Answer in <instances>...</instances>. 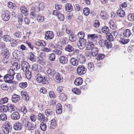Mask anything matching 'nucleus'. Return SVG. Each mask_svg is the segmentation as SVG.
<instances>
[{
	"label": "nucleus",
	"instance_id": "obj_39",
	"mask_svg": "<svg viewBox=\"0 0 134 134\" xmlns=\"http://www.w3.org/2000/svg\"><path fill=\"white\" fill-rule=\"evenodd\" d=\"M28 58L30 61L33 62H35L36 60L34 55L32 52H30L29 54Z\"/></svg>",
	"mask_w": 134,
	"mask_h": 134
},
{
	"label": "nucleus",
	"instance_id": "obj_63",
	"mask_svg": "<svg viewBox=\"0 0 134 134\" xmlns=\"http://www.w3.org/2000/svg\"><path fill=\"white\" fill-rule=\"evenodd\" d=\"M20 110L24 114H26L27 111L26 107L25 105H24L21 107Z\"/></svg>",
	"mask_w": 134,
	"mask_h": 134
},
{
	"label": "nucleus",
	"instance_id": "obj_61",
	"mask_svg": "<svg viewBox=\"0 0 134 134\" xmlns=\"http://www.w3.org/2000/svg\"><path fill=\"white\" fill-rule=\"evenodd\" d=\"M106 35V37L107 40L111 42L113 40L114 38L111 33L109 34V35L107 34Z\"/></svg>",
	"mask_w": 134,
	"mask_h": 134
},
{
	"label": "nucleus",
	"instance_id": "obj_54",
	"mask_svg": "<svg viewBox=\"0 0 134 134\" xmlns=\"http://www.w3.org/2000/svg\"><path fill=\"white\" fill-rule=\"evenodd\" d=\"M83 12L85 15L87 16L90 13V9L88 7H85L83 9Z\"/></svg>",
	"mask_w": 134,
	"mask_h": 134
},
{
	"label": "nucleus",
	"instance_id": "obj_22",
	"mask_svg": "<svg viewBox=\"0 0 134 134\" xmlns=\"http://www.w3.org/2000/svg\"><path fill=\"white\" fill-rule=\"evenodd\" d=\"M20 11L21 13L24 16H27L28 14V12L27 8L24 6H21L20 8Z\"/></svg>",
	"mask_w": 134,
	"mask_h": 134
},
{
	"label": "nucleus",
	"instance_id": "obj_56",
	"mask_svg": "<svg viewBox=\"0 0 134 134\" xmlns=\"http://www.w3.org/2000/svg\"><path fill=\"white\" fill-rule=\"evenodd\" d=\"M7 119V115L4 114H0V120L1 121H5Z\"/></svg>",
	"mask_w": 134,
	"mask_h": 134
},
{
	"label": "nucleus",
	"instance_id": "obj_43",
	"mask_svg": "<svg viewBox=\"0 0 134 134\" xmlns=\"http://www.w3.org/2000/svg\"><path fill=\"white\" fill-rule=\"evenodd\" d=\"M37 18V21L39 22H43L44 20V16L40 14L38 15Z\"/></svg>",
	"mask_w": 134,
	"mask_h": 134
},
{
	"label": "nucleus",
	"instance_id": "obj_2",
	"mask_svg": "<svg viewBox=\"0 0 134 134\" xmlns=\"http://www.w3.org/2000/svg\"><path fill=\"white\" fill-rule=\"evenodd\" d=\"M2 129L4 133L6 134H8L9 131L12 130V127L10 125V123L9 122L6 121L3 125Z\"/></svg>",
	"mask_w": 134,
	"mask_h": 134
},
{
	"label": "nucleus",
	"instance_id": "obj_6",
	"mask_svg": "<svg viewBox=\"0 0 134 134\" xmlns=\"http://www.w3.org/2000/svg\"><path fill=\"white\" fill-rule=\"evenodd\" d=\"M87 69L84 66L81 65H79L77 69V73L79 75H81L85 73Z\"/></svg>",
	"mask_w": 134,
	"mask_h": 134
},
{
	"label": "nucleus",
	"instance_id": "obj_19",
	"mask_svg": "<svg viewBox=\"0 0 134 134\" xmlns=\"http://www.w3.org/2000/svg\"><path fill=\"white\" fill-rule=\"evenodd\" d=\"M62 111V105L60 103H58L56 108V113L58 114L61 113Z\"/></svg>",
	"mask_w": 134,
	"mask_h": 134
},
{
	"label": "nucleus",
	"instance_id": "obj_33",
	"mask_svg": "<svg viewBox=\"0 0 134 134\" xmlns=\"http://www.w3.org/2000/svg\"><path fill=\"white\" fill-rule=\"evenodd\" d=\"M91 50L92 55L93 57L96 56L98 54L99 51L98 49L96 47H94Z\"/></svg>",
	"mask_w": 134,
	"mask_h": 134
},
{
	"label": "nucleus",
	"instance_id": "obj_38",
	"mask_svg": "<svg viewBox=\"0 0 134 134\" xmlns=\"http://www.w3.org/2000/svg\"><path fill=\"white\" fill-rule=\"evenodd\" d=\"M40 66L37 64H33L32 66V70L34 71L38 72L39 71L38 67Z\"/></svg>",
	"mask_w": 134,
	"mask_h": 134
},
{
	"label": "nucleus",
	"instance_id": "obj_48",
	"mask_svg": "<svg viewBox=\"0 0 134 134\" xmlns=\"http://www.w3.org/2000/svg\"><path fill=\"white\" fill-rule=\"evenodd\" d=\"M71 91L73 93L77 95L80 94L81 92L80 89L76 88H72Z\"/></svg>",
	"mask_w": 134,
	"mask_h": 134
},
{
	"label": "nucleus",
	"instance_id": "obj_7",
	"mask_svg": "<svg viewBox=\"0 0 134 134\" xmlns=\"http://www.w3.org/2000/svg\"><path fill=\"white\" fill-rule=\"evenodd\" d=\"M54 36V34L52 31H47L46 32L45 39L47 40L52 39Z\"/></svg>",
	"mask_w": 134,
	"mask_h": 134
},
{
	"label": "nucleus",
	"instance_id": "obj_52",
	"mask_svg": "<svg viewBox=\"0 0 134 134\" xmlns=\"http://www.w3.org/2000/svg\"><path fill=\"white\" fill-rule=\"evenodd\" d=\"M8 111L7 106L2 105L0 106V111L2 112H6Z\"/></svg>",
	"mask_w": 134,
	"mask_h": 134
},
{
	"label": "nucleus",
	"instance_id": "obj_3",
	"mask_svg": "<svg viewBox=\"0 0 134 134\" xmlns=\"http://www.w3.org/2000/svg\"><path fill=\"white\" fill-rule=\"evenodd\" d=\"M10 13L9 11L7 10H5L2 11L1 17L4 21H7L9 20L10 17Z\"/></svg>",
	"mask_w": 134,
	"mask_h": 134
},
{
	"label": "nucleus",
	"instance_id": "obj_26",
	"mask_svg": "<svg viewBox=\"0 0 134 134\" xmlns=\"http://www.w3.org/2000/svg\"><path fill=\"white\" fill-rule=\"evenodd\" d=\"M83 81V80L81 78L78 77L75 80L74 82V84L76 86H80L82 84Z\"/></svg>",
	"mask_w": 134,
	"mask_h": 134
},
{
	"label": "nucleus",
	"instance_id": "obj_31",
	"mask_svg": "<svg viewBox=\"0 0 134 134\" xmlns=\"http://www.w3.org/2000/svg\"><path fill=\"white\" fill-rule=\"evenodd\" d=\"M59 97L61 101H65L67 99V96L65 93H62L60 94Z\"/></svg>",
	"mask_w": 134,
	"mask_h": 134
},
{
	"label": "nucleus",
	"instance_id": "obj_15",
	"mask_svg": "<svg viewBox=\"0 0 134 134\" xmlns=\"http://www.w3.org/2000/svg\"><path fill=\"white\" fill-rule=\"evenodd\" d=\"M10 117L12 119L14 120H17L20 118V115L18 112L15 111L11 114Z\"/></svg>",
	"mask_w": 134,
	"mask_h": 134
},
{
	"label": "nucleus",
	"instance_id": "obj_45",
	"mask_svg": "<svg viewBox=\"0 0 134 134\" xmlns=\"http://www.w3.org/2000/svg\"><path fill=\"white\" fill-rule=\"evenodd\" d=\"M88 68L91 71H93L94 70V65L93 63H89L88 64Z\"/></svg>",
	"mask_w": 134,
	"mask_h": 134
},
{
	"label": "nucleus",
	"instance_id": "obj_58",
	"mask_svg": "<svg viewBox=\"0 0 134 134\" xmlns=\"http://www.w3.org/2000/svg\"><path fill=\"white\" fill-rule=\"evenodd\" d=\"M9 99L7 97L2 98L0 100V104H1L7 103L8 102Z\"/></svg>",
	"mask_w": 134,
	"mask_h": 134
},
{
	"label": "nucleus",
	"instance_id": "obj_60",
	"mask_svg": "<svg viewBox=\"0 0 134 134\" xmlns=\"http://www.w3.org/2000/svg\"><path fill=\"white\" fill-rule=\"evenodd\" d=\"M105 55L103 54H98L96 57V59L98 60H102L104 59L105 57Z\"/></svg>",
	"mask_w": 134,
	"mask_h": 134
},
{
	"label": "nucleus",
	"instance_id": "obj_44",
	"mask_svg": "<svg viewBox=\"0 0 134 134\" xmlns=\"http://www.w3.org/2000/svg\"><path fill=\"white\" fill-rule=\"evenodd\" d=\"M109 25L110 27L112 29H115L116 28L115 24L113 20H110L109 21Z\"/></svg>",
	"mask_w": 134,
	"mask_h": 134
},
{
	"label": "nucleus",
	"instance_id": "obj_37",
	"mask_svg": "<svg viewBox=\"0 0 134 134\" xmlns=\"http://www.w3.org/2000/svg\"><path fill=\"white\" fill-rule=\"evenodd\" d=\"M65 7L66 11L68 12H70L72 10V7L70 4H66L65 6Z\"/></svg>",
	"mask_w": 134,
	"mask_h": 134
},
{
	"label": "nucleus",
	"instance_id": "obj_35",
	"mask_svg": "<svg viewBox=\"0 0 134 134\" xmlns=\"http://www.w3.org/2000/svg\"><path fill=\"white\" fill-rule=\"evenodd\" d=\"M120 39L119 40V42L121 44H125L127 43L130 41L129 39H125L124 38H122L120 37Z\"/></svg>",
	"mask_w": 134,
	"mask_h": 134
},
{
	"label": "nucleus",
	"instance_id": "obj_13",
	"mask_svg": "<svg viewBox=\"0 0 134 134\" xmlns=\"http://www.w3.org/2000/svg\"><path fill=\"white\" fill-rule=\"evenodd\" d=\"M99 16L102 19L104 20H106L108 18V15L107 12L103 10L101 11Z\"/></svg>",
	"mask_w": 134,
	"mask_h": 134
},
{
	"label": "nucleus",
	"instance_id": "obj_8",
	"mask_svg": "<svg viewBox=\"0 0 134 134\" xmlns=\"http://www.w3.org/2000/svg\"><path fill=\"white\" fill-rule=\"evenodd\" d=\"M79 43L77 44L78 47L81 49H83L86 46V41L85 39H80Z\"/></svg>",
	"mask_w": 134,
	"mask_h": 134
},
{
	"label": "nucleus",
	"instance_id": "obj_14",
	"mask_svg": "<svg viewBox=\"0 0 134 134\" xmlns=\"http://www.w3.org/2000/svg\"><path fill=\"white\" fill-rule=\"evenodd\" d=\"M14 76H12L9 75H5L4 77V81L7 83H10V81L14 79Z\"/></svg>",
	"mask_w": 134,
	"mask_h": 134
},
{
	"label": "nucleus",
	"instance_id": "obj_4",
	"mask_svg": "<svg viewBox=\"0 0 134 134\" xmlns=\"http://www.w3.org/2000/svg\"><path fill=\"white\" fill-rule=\"evenodd\" d=\"M36 79L38 83H42L43 84H46L47 82L46 79V76H43L41 74L38 73L36 75Z\"/></svg>",
	"mask_w": 134,
	"mask_h": 134
},
{
	"label": "nucleus",
	"instance_id": "obj_20",
	"mask_svg": "<svg viewBox=\"0 0 134 134\" xmlns=\"http://www.w3.org/2000/svg\"><path fill=\"white\" fill-rule=\"evenodd\" d=\"M35 44L36 46L39 47L44 46L46 45L45 41L40 40L36 41Z\"/></svg>",
	"mask_w": 134,
	"mask_h": 134
},
{
	"label": "nucleus",
	"instance_id": "obj_28",
	"mask_svg": "<svg viewBox=\"0 0 134 134\" xmlns=\"http://www.w3.org/2000/svg\"><path fill=\"white\" fill-rule=\"evenodd\" d=\"M21 94L23 98H24L26 101H27L29 100V97L26 91H23L21 92Z\"/></svg>",
	"mask_w": 134,
	"mask_h": 134
},
{
	"label": "nucleus",
	"instance_id": "obj_30",
	"mask_svg": "<svg viewBox=\"0 0 134 134\" xmlns=\"http://www.w3.org/2000/svg\"><path fill=\"white\" fill-rule=\"evenodd\" d=\"M54 110L50 109H46L45 111V114L47 116H50L54 114Z\"/></svg>",
	"mask_w": 134,
	"mask_h": 134
},
{
	"label": "nucleus",
	"instance_id": "obj_57",
	"mask_svg": "<svg viewBox=\"0 0 134 134\" xmlns=\"http://www.w3.org/2000/svg\"><path fill=\"white\" fill-rule=\"evenodd\" d=\"M56 56L55 54L53 53H52L49 54L48 55L49 59L51 61H54L55 60Z\"/></svg>",
	"mask_w": 134,
	"mask_h": 134
},
{
	"label": "nucleus",
	"instance_id": "obj_32",
	"mask_svg": "<svg viewBox=\"0 0 134 134\" xmlns=\"http://www.w3.org/2000/svg\"><path fill=\"white\" fill-rule=\"evenodd\" d=\"M117 14V15L120 17H123L125 16V13L124 10L120 9L118 10Z\"/></svg>",
	"mask_w": 134,
	"mask_h": 134
},
{
	"label": "nucleus",
	"instance_id": "obj_42",
	"mask_svg": "<svg viewBox=\"0 0 134 134\" xmlns=\"http://www.w3.org/2000/svg\"><path fill=\"white\" fill-rule=\"evenodd\" d=\"M20 68V64L16 62L14 63L12 66V69L15 70H19Z\"/></svg>",
	"mask_w": 134,
	"mask_h": 134
},
{
	"label": "nucleus",
	"instance_id": "obj_59",
	"mask_svg": "<svg viewBox=\"0 0 134 134\" xmlns=\"http://www.w3.org/2000/svg\"><path fill=\"white\" fill-rule=\"evenodd\" d=\"M19 86L22 88H25L27 86V84L26 82H22L19 83Z\"/></svg>",
	"mask_w": 134,
	"mask_h": 134
},
{
	"label": "nucleus",
	"instance_id": "obj_9",
	"mask_svg": "<svg viewBox=\"0 0 134 134\" xmlns=\"http://www.w3.org/2000/svg\"><path fill=\"white\" fill-rule=\"evenodd\" d=\"M53 76L57 82L61 83L63 81V78L62 75L59 72H55Z\"/></svg>",
	"mask_w": 134,
	"mask_h": 134
},
{
	"label": "nucleus",
	"instance_id": "obj_49",
	"mask_svg": "<svg viewBox=\"0 0 134 134\" xmlns=\"http://www.w3.org/2000/svg\"><path fill=\"white\" fill-rule=\"evenodd\" d=\"M24 72H25V75L26 77L28 79H30L32 76L31 71L29 70Z\"/></svg>",
	"mask_w": 134,
	"mask_h": 134
},
{
	"label": "nucleus",
	"instance_id": "obj_27",
	"mask_svg": "<svg viewBox=\"0 0 134 134\" xmlns=\"http://www.w3.org/2000/svg\"><path fill=\"white\" fill-rule=\"evenodd\" d=\"M51 122L50 129H54L56 128L57 126V123L55 120L54 119H53L51 120Z\"/></svg>",
	"mask_w": 134,
	"mask_h": 134
},
{
	"label": "nucleus",
	"instance_id": "obj_16",
	"mask_svg": "<svg viewBox=\"0 0 134 134\" xmlns=\"http://www.w3.org/2000/svg\"><path fill=\"white\" fill-rule=\"evenodd\" d=\"M22 127L21 123L19 122L15 123L13 126V128L15 130H20L22 129Z\"/></svg>",
	"mask_w": 134,
	"mask_h": 134
},
{
	"label": "nucleus",
	"instance_id": "obj_50",
	"mask_svg": "<svg viewBox=\"0 0 134 134\" xmlns=\"http://www.w3.org/2000/svg\"><path fill=\"white\" fill-rule=\"evenodd\" d=\"M3 40L7 42L10 41L11 40V37L8 35H4L2 37Z\"/></svg>",
	"mask_w": 134,
	"mask_h": 134
},
{
	"label": "nucleus",
	"instance_id": "obj_23",
	"mask_svg": "<svg viewBox=\"0 0 134 134\" xmlns=\"http://www.w3.org/2000/svg\"><path fill=\"white\" fill-rule=\"evenodd\" d=\"M7 6L9 8L13 10H15L17 7L15 3H13L11 1L8 2Z\"/></svg>",
	"mask_w": 134,
	"mask_h": 134
},
{
	"label": "nucleus",
	"instance_id": "obj_47",
	"mask_svg": "<svg viewBox=\"0 0 134 134\" xmlns=\"http://www.w3.org/2000/svg\"><path fill=\"white\" fill-rule=\"evenodd\" d=\"M127 19L130 21H134V13H131L128 15Z\"/></svg>",
	"mask_w": 134,
	"mask_h": 134
},
{
	"label": "nucleus",
	"instance_id": "obj_55",
	"mask_svg": "<svg viewBox=\"0 0 134 134\" xmlns=\"http://www.w3.org/2000/svg\"><path fill=\"white\" fill-rule=\"evenodd\" d=\"M47 72L49 75L50 76L53 75L54 76L55 72L53 69L49 68L47 70Z\"/></svg>",
	"mask_w": 134,
	"mask_h": 134
},
{
	"label": "nucleus",
	"instance_id": "obj_36",
	"mask_svg": "<svg viewBox=\"0 0 134 134\" xmlns=\"http://www.w3.org/2000/svg\"><path fill=\"white\" fill-rule=\"evenodd\" d=\"M18 19L19 23L20 24H21L23 22L24 16L21 13H19L18 14Z\"/></svg>",
	"mask_w": 134,
	"mask_h": 134
},
{
	"label": "nucleus",
	"instance_id": "obj_40",
	"mask_svg": "<svg viewBox=\"0 0 134 134\" xmlns=\"http://www.w3.org/2000/svg\"><path fill=\"white\" fill-rule=\"evenodd\" d=\"M102 31L103 33H105L106 35L109 33V29L108 27L107 26H104L103 27L102 29Z\"/></svg>",
	"mask_w": 134,
	"mask_h": 134
},
{
	"label": "nucleus",
	"instance_id": "obj_12",
	"mask_svg": "<svg viewBox=\"0 0 134 134\" xmlns=\"http://www.w3.org/2000/svg\"><path fill=\"white\" fill-rule=\"evenodd\" d=\"M59 62L62 64H66L68 62V58L64 56H60L59 59Z\"/></svg>",
	"mask_w": 134,
	"mask_h": 134
},
{
	"label": "nucleus",
	"instance_id": "obj_25",
	"mask_svg": "<svg viewBox=\"0 0 134 134\" xmlns=\"http://www.w3.org/2000/svg\"><path fill=\"white\" fill-rule=\"evenodd\" d=\"M132 34L131 31L129 29L125 30L124 31L123 35L124 37H129Z\"/></svg>",
	"mask_w": 134,
	"mask_h": 134
},
{
	"label": "nucleus",
	"instance_id": "obj_34",
	"mask_svg": "<svg viewBox=\"0 0 134 134\" xmlns=\"http://www.w3.org/2000/svg\"><path fill=\"white\" fill-rule=\"evenodd\" d=\"M38 120L42 122L45 121V117L44 114L39 113L38 115Z\"/></svg>",
	"mask_w": 134,
	"mask_h": 134
},
{
	"label": "nucleus",
	"instance_id": "obj_21",
	"mask_svg": "<svg viewBox=\"0 0 134 134\" xmlns=\"http://www.w3.org/2000/svg\"><path fill=\"white\" fill-rule=\"evenodd\" d=\"M70 64L74 66H77L79 64L78 60L75 58H71L70 59Z\"/></svg>",
	"mask_w": 134,
	"mask_h": 134
},
{
	"label": "nucleus",
	"instance_id": "obj_24",
	"mask_svg": "<svg viewBox=\"0 0 134 134\" xmlns=\"http://www.w3.org/2000/svg\"><path fill=\"white\" fill-rule=\"evenodd\" d=\"M7 107L8 111L9 112H11L15 110V107L13 104H8L7 105Z\"/></svg>",
	"mask_w": 134,
	"mask_h": 134
},
{
	"label": "nucleus",
	"instance_id": "obj_53",
	"mask_svg": "<svg viewBox=\"0 0 134 134\" xmlns=\"http://www.w3.org/2000/svg\"><path fill=\"white\" fill-rule=\"evenodd\" d=\"M1 57L2 61L4 64H7L8 63L9 60V57Z\"/></svg>",
	"mask_w": 134,
	"mask_h": 134
},
{
	"label": "nucleus",
	"instance_id": "obj_18",
	"mask_svg": "<svg viewBox=\"0 0 134 134\" xmlns=\"http://www.w3.org/2000/svg\"><path fill=\"white\" fill-rule=\"evenodd\" d=\"M94 43L89 41H88L86 48L87 50H90L92 49L94 47Z\"/></svg>",
	"mask_w": 134,
	"mask_h": 134
},
{
	"label": "nucleus",
	"instance_id": "obj_17",
	"mask_svg": "<svg viewBox=\"0 0 134 134\" xmlns=\"http://www.w3.org/2000/svg\"><path fill=\"white\" fill-rule=\"evenodd\" d=\"M20 99V96L17 94H13L12 98V101L13 102L16 103L18 102Z\"/></svg>",
	"mask_w": 134,
	"mask_h": 134
},
{
	"label": "nucleus",
	"instance_id": "obj_5",
	"mask_svg": "<svg viewBox=\"0 0 134 134\" xmlns=\"http://www.w3.org/2000/svg\"><path fill=\"white\" fill-rule=\"evenodd\" d=\"M98 37V35L96 34H88L87 35L88 41L93 42L95 44L97 43V40Z\"/></svg>",
	"mask_w": 134,
	"mask_h": 134
},
{
	"label": "nucleus",
	"instance_id": "obj_1",
	"mask_svg": "<svg viewBox=\"0 0 134 134\" xmlns=\"http://www.w3.org/2000/svg\"><path fill=\"white\" fill-rule=\"evenodd\" d=\"M23 125L29 130H32L34 127V125L30 122L28 119L26 118H23L21 120Z\"/></svg>",
	"mask_w": 134,
	"mask_h": 134
},
{
	"label": "nucleus",
	"instance_id": "obj_51",
	"mask_svg": "<svg viewBox=\"0 0 134 134\" xmlns=\"http://www.w3.org/2000/svg\"><path fill=\"white\" fill-rule=\"evenodd\" d=\"M68 39L66 37H64L62 38L61 44L62 46H64L68 43Z\"/></svg>",
	"mask_w": 134,
	"mask_h": 134
},
{
	"label": "nucleus",
	"instance_id": "obj_10",
	"mask_svg": "<svg viewBox=\"0 0 134 134\" xmlns=\"http://www.w3.org/2000/svg\"><path fill=\"white\" fill-rule=\"evenodd\" d=\"M21 68L24 71L29 70L30 66L29 64L27 62L23 61L21 62Z\"/></svg>",
	"mask_w": 134,
	"mask_h": 134
},
{
	"label": "nucleus",
	"instance_id": "obj_29",
	"mask_svg": "<svg viewBox=\"0 0 134 134\" xmlns=\"http://www.w3.org/2000/svg\"><path fill=\"white\" fill-rule=\"evenodd\" d=\"M23 35L22 32L19 31H17L13 34L14 37L18 38H20Z\"/></svg>",
	"mask_w": 134,
	"mask_h": 134
},
{
	"label": "nucleus",
	"instance_id": "obj_62",
	"mask_svg": "<svg viewBox=\"0 0 134 134\" xmlns=\"http://www.w3.org/2000/svg\"><path fill=\"white\" fill-rule=\"evenodd\" d=\"M41 129L43 131H45L46 130L47 126L45 124L42 122L40 125Z\"/></svg>",
	"mask_w": 134,
	"mask_h": 134
},
{
	"label": "nucleus",
	"instance_id": "obj_64",
	"mask_svg": "<svg viewBox=\"0 0 134 134\" xmlns=\"http://www.w3.org/2000/svg\"><path fill=\"white\" fill-rule=\"evenodd\" d=\"M85 33L81 31L78 33L77 36L80 39H84L83 38L85 37Z\"/></svg>",
	"mask_w": 134,
	"mask_h": 134
},
{
	"label": "nucleus",
	"instance_id": "obj_11",
	"mask_svg": "<svg viewBox=\"0 0 134 134\" xmlns=\"http://www.w3.org/2000/svg\"><path fill=\"white\" fill-rule=\"evenodd\" d=\"M0 56L1 57H9L10 54L9 50L7 49H5L2 50Z\"/></svg>",
	"mask_w": 134,
	"mask_h": 134
},
{
	"label": "nucleus",
	"instance_id": "obj_46",
	"mask_svg": "<svg viewBox=\"0 0 134 134\" xmlns=\"http://www.w3.org/2000/svg\"><path fill=\"white\" fill-rule=\"evenodd\" d=\"M65 49L66 51L71 52L73 51L74 48L72 46L69 44H68L65 47Z\"/></svg>",
	"mask_w": 134,
	"mask_h": 134
},
{
	"label": "nucleus",
	"instance_id": "obj_41",
	"mask_svg": "<svg viewBox=\"0 0 134 134\" xmlns=\"http://www.w3.org/2000/svg\"><path fill=\"white\" fill-rule=\"evenodd\" d=\"M78 60L79 62L81 64L84 63L85 62V57L81 54L80 55L78 56Z\"/></svg>",
	"mask_w": 134,
	"mask_h": 134
}]
</instances>
